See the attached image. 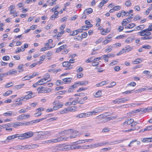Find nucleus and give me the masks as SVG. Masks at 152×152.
Returning <instances> with one entry per match:
<instances>
[{"mask_svg":"<svg viewBox=\"0 0 152 152\" xmlns=\"http://www.w3.org/2000/svg\"><path fill=\"white\" fill-rule=\"evenodd\" d=\"M71 107H69L67 109H65L64 110L60 112V114H63L66 113L67 111H69L71 110Z\"/></svg>","mask_w":152,"mask_h":152,"instance_id":"18","label":"nucleus"},{"mask_svg":"<svg viewBox=\"0 0 152 152\" xmlns=\"http://www.w3.org/2000/svg\"><path fill=\"white\" fill-rule=\"evenodd\" d=\"M13 84L12 82H10L7 83L5 86V87L6 88H9L10 86H13Z\"/></svg>","mask_w":152,"mask_h":152,"instance_id":"52","label":"nucleus"},{"mask_svg":"<svg viewBox=\"0 0 152 152\" xmlns=\"http://www.w3.org/2000/svg\"><path fill=\"white\" fill-rule=\"evenodd\" d=\"M96 61H93L92 63V65L93 66H95L98 65L99 63L98 62H96Z\"/></svg>","mask_w":152,"mask_h":152,"instance_id":"61","label":"nucleus"},{"mask_svg":"<svg viewBox=\"0 0 152 152\" xmlns=\"http://www.w3.org/2000/svg\"><path fill=\"white\" fill-rule=\"evenodd\" d=\"M12 92V90H9L4 93L3 95L4 96H7L11 94Z\"/></svg>","mask_w":152,"mask_h":152,"instance_id":"31","label":"nucleus"},{"mask_svg":"<svg viewBox=\"0 0 152 152\" xmlns=\"http://www.w3.org/2000/svg\"><path fill=\"white\" fill-rule=\"evenodd\" d=\"M56 85L58 86L60 84H62L63 83V82L61 80H58L56 81Z\"/></svg>","mask_w":152,"mask_h":152,"instance_id":"53","label":"nucleus"},{"mask_svg":"<svg viewBox=\"0 0 152 152\" xmlns=\"http://www.w3.org/2000/svg\"><path fill=\"white\" fill-rule=\"evenodd\" d=\"M125 4L127 7L130 6L131 5V3L130 1L128 0L125 2Z\"/></svg>","mask_w":152,"mask_h":152,"instance_id":"39","label":"nucleus"},{"mask_svg":"<svg viewBox=\"0 0 152 152\" xmlns=\"http://www.w3.org/2000/svg\"><path fill=\"white\" fill-rule=\"evenodd\" d=\"M33 132H32L30 131L24 133L18 134L9 136L7 137V139L10 140L17 137H18L19 139H25L31 137L33 135Z\"/></svg>","mask_w":152,"mask_h":152,"instance_id":"1","label":"nucleus"},{"mask_svg":"<svg viewBox=\"0 0 152 152\" xmlns=\"http://www.w3.org/2000/svg\"><path fill=\"white\" fill-rule=\"evenodd\" d=\"M133 90H130V91L128 90V91H126L124 92L123 93L124 94H129L133 93Z\"/></svg>","mask_w":152,"mask_h":152,"instance_id":"47","label":"nucleus"},{"mask_svg":"<svg viewBox=\"0 0 152 152\" xmlns=\"http://www.w3.org/2000/svg\"><path fill=\"white\" fill-rule=\"evenodd\" d=\"M152 142V138H144L142 140V142Z\"/></svg>","mask_w":152,"mask_h":152,"instance_id":"17","label":"nucleus"},{"mask_svg":"<svg viewBox=\"0 0 152 152\" xmlns=\"http://www.w3.org/2000/svg\"><path fill=\"white\" fill-rule=\"evenodd\" d=\"M23 125V123H21L19 122H17L14 123H13V126H20Z\"/></svg>","mask_w":152,"mask_h":152,"instance_id":"32","label":"nucleus"},{"mask_svg":"<svg viewBox=\"0 0 152 152\" xmlns=\"http://www.w3.org/2000/svg\"><path fill=\"white\" fill-rule=\"evenodd\" d=\"M71 80L72 78H66L63 79L62 80L64 82L70 83L71 82Z\"/></svg>","mask_w":152,"mask_h":152,"instance_id":"33","label":"nucleus"},{"mask_svg":"<svg viewBox=\"0 0 152 152\" xmlns=\"http://www.w3.org/2000/svg\"><path fill=\"white\" fill-rule=\"evenodd\" d=\"M87 89V88H83V87L80 88L79 89L77 90V92H80L83 91H85Z\"/></svg>","mask_w":152,"mask_h":152,"instance_id":"43","label":"nucleus"},{"mask_svg":"<svg viewBox=\"0 0 152 152\" xmlns=\"http://www.w3.org/2000/svg\"><path fill=\"white\" fill-rule=\"evenodd\" d=\"M64 139V138L62 137H58L56 139H51L50 140H46V143H56L58 142H60Z\"/></svg>","mask_w":152,"mask_h":152,"instance_id":"2","label":"nucleus"},{"mask_svg":"<svg viewBox=\"0 0 152 152\" xmlns=\"http://www.w3.org/2000/svg\"><path fill=\"white\" fill-rule=\"evenodd\" d=\"M79 98L77 97L76 98V99L74 101H73L72 102V104L74 105H76L78 102Z\"/></svg>","mask_w":152,"mask_h":152,"instance_id":"34","label":"nucleus"},{"mask_svg":"<svg viewBox=\"0 0 152 152\" xmlns=\"http://www.w3.org/2000/svg\"><path fill=\"white\" fill-rule=\"evenodd\" d=\"M101 92L102 91L100 90L98 91L96 93H95L94 96L96 97L100 96L102 95Z\"/></svg>","mask_w":152,"mask_h":152,"instance_id":"30","label":"nucleus"},{"mask_svg":"<svg viewBox=\"0 0 152 152\" xmlns=\"http://www.w3.org/2000/svg\"><path fill=\"white\" fill-rule=\"evenodd\" d=\"M142 19V18L141 17L139 16V15H137L134 17V21H136L138 20H141Z\"/></svg>","mask_w":152,"mask_h":152,"instance_id":"40","label":"nucleus"},{"mask_svg":"<svg viewBox=\"0 0 152 152\" xmlns=\"http://www.w3.org/2000/svg\"><path fill=\"white\" fill-rule=\"evenodd\" d=\"M142 61L140 58H138L136 59L135 61H133V63L134 64H137L139 63Z\"/></svg>","mask_w":152,"mask_h":152,"instance_id":"24","label":"nucleus"},{"mask_svg":"<svg viewBox=\"0 0 152 152\" xmlns=\"http://www.w3.org/2000/svg\"><path fill=\"white\" fill-rule=\"evenodd\" d=\"M17 114V113H13L12 111H9L7 112H6L3 114V115L5 116H13L16 115Z\"/></svg>","mask_w":152,"mask_h":152,"instance_id":"7","label":"nucleus"},{"mask_svg":"<svg viewBox=\"0 0 152 152\" xmlns=\"http://www.w3.org/2000/svg\"><path fill=\"white\" fill-rule=\"evenodd\" d=\"M151 48V46L148 45H144L142 46V48L148 49H150Z\"/></svg>","mask_w":152,"mask_h":152,"instance_id":"48","label":"nucleus"},{"mask_svg":"<svg viewBox=\"0 0 152 152\" xmlns=\"http://www.w3.org/2000/svg\"><path fill=\"white\" fill-rule=\"evenodd\" d=\"M147 30L148 31H152V25H149L148 28L147 29Z\"/></svg>","mask_w":152,"mask_h":152,"instance_id":"64","label":"nucleus"},{"mask_svg":"<svg viewBox=\"0 0 152 152\" xmlns=\"http://www.w3.org/2000/svg\"><path fill=\"white\" fill-rule=\"evenodd\" d=\"M127 124L129 125L132 124L134 122V119L133 118H129L127 120Z\"/></svg>","mask_w":152,"mask_h":152,"instance_id":"29","label":"nucleus"},{"mask_svg":"<svg viewBox=\"0 0 152 152\" xmlns=\"http://www.w3.org/2000/svg\"><path fill=\"white\" fill-rule=\"evenodd\" d=\"M103 38L102 37H100L98 40L96 41V44H97L101 42L102 41Z\"/></svg>","mask_w":152,"mask_h":152,"instance_id":"55","label":"nucleus"},{"mask_svg":"<svg viewBox=\"0 0 152 152\" xmlns=\"http://www.w3.org/2000/svg\"><path fill=\"white\" fill-rule=\"evenodd\" d=\"M136 85V83L134 82H131L127 84L128 86H135Z\"/></svg>","mask_w":152,"mask_h":152,"instance_id":"49","label":"nucleus"},{"mask_svg":"<svg viewBox=\"0 0 152 152\" xmlns=\"http://www.w3.org/2000/svg\"><path fill=\"white\" fill-rule=\"evenodd\" d=\"M88 34L86 32H84L81 35H78L77 37L80 38H81L82 39L83 38H86Z\"/></svg>","mask_w":152,"mask_h":152,"instance_id":"22","label":"nucleus"},{"mask_svg":"<svg viewBox=\"0 0 152 152\" xmlns=\"http://www.w3.org/2000/svg\"><path fill=\"white\" fill-rule=\"evenodd\" d=\"M132 48L130 47L129 46H128L125 47L123 49L124 53L126 52H128L132 50Z\"/></svg>","mask_w":152,"mask_h":152,"instance_id":"15","label":"nucleus"},{"mask_svg":"<svg viewBox=\"0 0 152 152\" xmlns=\"http://www.w3.org/2000/svg\"><path fill=\"white\" fill-rule=\"evenodd\" d=\"M77 78H80L83 76V74L82 73H78L77 74Z\"/></svg>","mask_w":152,"mask_h":152,"instance_id":"63","label":"nucleus"},{"mask_svg":"<svg viewBox=\"0 0 152 152\" xmlns=\"http://www.w3.org/2000/svg\"><path fill=\"white\" fill-rule=\"evenodd\" d=\"M127 140V139H124V140L115 141L113 142H110V145H114L115 144H117L118 143L122 142L123 141H124L125 140Z\"/></svg>","mask_w":152,"mask_h":152,"instance_id":"14","label":"nucleus"},{"mask_svg":"<svg viewBox=\"0 0 152 152\" xmlns=\"http://www.w3.org/2000/svg\"><path fill=\"white\" fill-rule=\"evenodd\" d=\"M82 32V29H78L77 30L73 31V33L72 34H70V35L71 36H74L77 35L79 33Z\"/></svg>","mask_w":152,"mask_h":152,"instance_id":"11","label":"nucleus"},{"mask_svg":"<svg viewBox=\"0 0 152 152\" xmlns=\"http://www.w3.org/2000/svg\"><path fill=\"white\" fill-rule=\"evenodd\" d=\"M23 125L25 124V125L26 126H30L32 125L33 124L32 121H31L29 122H26L25 123H23Z\"/></svg>","mask_w":152,"mask_h":152,"instance_id":"37","label":"nucleus"},{"mask_svg":"<svg viewBox=\"0 0 152 152\" xmlns=\"http://www.w3.org/2000/svg\"><path fill=\"white\" fill-rule=\"evenodd\" d=\"M37 146V145H27L23 146V150H28L33 148Z\"/></svg>","mask_w":152,"mask_h":152,"instance_id":"6","label":"nucleus"},{"mask_svg":"<svg viewBox=\"0 0 152 152\" xmlns=\"http://www.w3.org/2000/svg\"><path fill=\"white\" fill-rule=\"evenodd\" d=\"M9 75H15L17 74V71L16 70H14L13 69L10 70L8 71Z\"/></svg>","mask_w":152,"mask_h":152,"instance_id":"26","label":"nucleus"},{"mask_svg":"<svg viewBox=\"0 0 152 152\" xmlns=\"http://www.w3.org/2000/svg\"><path fill=\"white\" fill-rule=\"evenodd\" d=\"M135 26V25L134 23L129 24L127 26L125 27V28H132Z\"/></svg>","mask_w":152,"mask_h":152,"instance_id":"23","label":"nucleus"},{"mask_svg":"<svg viewBox=\"0 0 152 152\" xmlns=\"http://www.w3.org/2000/svg\"><path fill=\"white\" fill-rule=\"evenodd\" d=\"M144 27H145V25H140V26H137L136 27V29L137 30H140V29H142L144 28Z\"/></svg>","mask_w":152,"mask_h":152,"instance_id":"45","label":"nucleus"},{"mask_svg":"<svg viewBox=\"0 0 152 152\" xmlns=\"http://www.w3.org/2000/svg\"><path fill=\"white\" fill-rule=\"evenodd\" d=\"M30 115H27L25 114H22L19 115L17 118V120L18 121H20L21 120L25 119L28 118Z\"/></svg>","mask_w":152,"mask_h":152,"instance_id":"4","label":"nucleus"},{"mask_svg":"<svg viewBox=\"0 0 152 152\" xmlns=\"http://www.w3.org/2000/svg\"><path fill=\"white\" fill-rule=\"evenodd\" d=\"M77 132H78L76 130H72L71 129H69L63 131L62 132L61 134H70L72 133H76Z\"/></svg>","mask_w":152,"mask_h":152,"instance_id":"3","label":"nucleus"},{"mask_svg":"<svg viewBox=\"0 0 152 152\" xmlns=\"http://www.w3.org/2000/svg\"><path fill=\"white\" fill-rule=\"evenodd\" d=\"M116 117L113 116H111L110 117H107L106 118V121H107L110 120L115 119Z\"/></svg>","mask_w":152,"mask_h":152,"instance_id":"41","label":"nucleus"},{"mask_svg":"<svg viewBox=\"0 0 152 152\" xmlns=\"http://www.w3.org/2000/svg\"><path fill=\"white\" fill-rule=\"evenodd\" d=\"M93 12V9L91 8H88L85 10L83 13L86 15H88L92 13Z\"/></svg>","mask_w":152,"mask_h":152,"instance_id":"9","label":"nucleus"},{"mask_svg":"<svg viewBox=\"0 0 152 152\" xmlns=\"http://www.w3.org/2000/svg\"><path fill=\"white\" fill-rule=\"evenodd\" d=\"M92 58H93V57H91L89 58L88 59L86 60V61H85L86 62V63H90V62H91V61H92L91 60H92Z\"/></svg>","mask_w":152,"mask_h":152,"instance_id":"62","label":"nucleus"},{"mask_svg":"<svg viewBox=\"0 0 152 152\" xmlns=\"http://www.w3.org/2000/svg\"><path fill=\"white\" fill-rule=\"evenodd\" d=\"M10 59V57L8 56H4L2 57V59L4 61H8Z\"/></svg>","mask_w":152,"mask_h":152,"instance_id":"50","label":"nucleus"},{"mask_svg":"<svg viewBox=\"0 0 152 152\" xmlns=\"http://www.w3.org/2000/svg\"><path fill=\"white\" fill-rule=\"evenodd\" d=\"M28 93L29 94H28L25 96L26 100L29 99L32 97V92L31 91H29L28 92Z\"/></svg>","mask_w":152,"mask_h":152,"instance_id":"16","label":"nucleus"},{"mask_svg":"<svg viewBox=\"0 0 152 152\" xmlns=\"http://www.w3.org/2000/svg\"><path fill=\"white\" fill-rule=\"evenodd\" d=\"M15 149L16 150H23V146L21 145H18L15 147Z\"/></svg>","mask_w":152,"mask_h":152,"instance_id":"42","label":"nucleus"},{"mask_svg":"<svg viewBox=\"0 0 152 152\" xmlns=\"http://www.w3.org/2000/svg\"><path fill=\"white\" fill-rule=\"evenodd\" d=\"M107 84V81H104L101 82L99 83L98 84H97L96 85V86L97 87H99L100 86H103L106 84Z\"/></svg>","mask_w":152,"mask_h":152,"instance_id":"20","label":"nucleus"},{"mask_svg":"<svg viewBox=\"0 0 152 152\" xmlns=\"http://www.w3.org/2000/svg\"><path fill=\"white\" fill-rule=\"evenodd\" d=\"M66 45H63L60 46L59 48H57L56 50V53H58L62 50L66 48Z\"/></svg>","mask_w":152,"mask_h":152,"instance_id":"12","label":"nucleus"},{"mask_svg":"<svg viewBox=\"0 0 152 152\" xmlns=\"http://www.w3.org/2000/svg\"><path fill=\"white\" fill-rule=\"evenodd\" d=\"M121 14L122 16L123 17V16H127V15H126V14H127V12H126L124 10H122L121 11Z\"/></svg>","mask_w":152,"mask_h":152,"instance_id":"58","label":"nucleus"},{"mask_svg":"<svg viewBox=\"0 0 152 152\" xmlns=\"http://www.w3.org/2000/svg\"><path fill=\"white\" fill-rule=\"evenodd\" d=\"M81 29H82V32L83 30H86L89 29V26H82Z\"/></svg>","mask_w":152,"mask_h":152,"instance_id":"38","label":"nucleus"},{"mask_svg":"<svg viewBox=\"0 0 152 152\" xmlns=\"http://www.w3.org/2000/svg\"><path fill=\"white\" fill-rule=\"evenodd\" d=\"M66 68H65V70H70L73 68V66L72 65H70L66 67Z\"/></svg>","mask_w":152,"mask_h":152,"instance_id":"60","label":"nucleus"},{"mask_svg":"<svg viewBox=\"0 0 152 152\" xmlns=\"http://www.w3.org/2000/svg\"><path fill=\"white\" fill-rule=\"evenodd\" d=\"M24 85V84H20V85L16 86L15 87L16 89H18L22 87Z\"/></svg>","mask_w":152,"mask_h":152,"instance_id":"44","label":"nucleus"},{"mask_svg":"<svg viewBox=\"0 0 152 152\" xmlns=\"http://www.w3.org/2000/svg\"><path fill=\"white\" fill-rule=\"evenodd\" d=\"M150 107H149L143 110L142 109V113H146L151 111Z\"/></svg>","mask_w":152,"mask_h":152,"instance_id":"27","label":"nucleus"},{"mask_svg":"<svg viewBox=\"0 0 152 152\" xmlns=\"http://www.w3.org/2000/svg\"><path fill=\"white\" fill-rule=\"evenodd\" d=\"M52 151L53 152H55L56 151H63L64 150H65L66 149H67L66 148H61L60 147H59L58 146H56L55 147H52L51 148Z\"/></svg>","mask_w":152,"mask_h":152,"instance_id":"5","label":"nucleus"},{"mask_svg":"<svg viewBox=\"0 0 152 152\" xmlns=\"http://www.w3.org/2000/svg\"><path fill=\"white\" fill-rule=\"evenodd\" d=\"M59 8L58 5H56V6L51 9L52 12H54L55 11H56V10Z\"/></svg>","mask_w":152,"mask_h":152,"instance_id":"51","label":"nucleus"},{"mask_svg":"<svg viewBox=\"0 0 152 152\" xmlns=\"http://www.w3.org/2000/svg\"><path fill=\"white\" fill-rule=\"evenodd\" d=\"M131 21V20H126V19H124L123 21H122V25L123 26H126V24L128 23L129 22H130Z\"/></svg>","mask_w":152,"mask_h":152,"instance_id":"19","label":"nucleus"},{"mask_svg":"<svg viewBox=\"0 0 152 152\" xmlns=\"http://www.w3.org/2000/svg\"><path fill=\"white\" fill-rule=\"evenodd\" d=\"M129 98H124L122 99H120V102L121 103H123L125 102L128 101L129 100Z\"/></svg>","mask_w":152,"mask_h":152,"instance_id":"28","label":"nucleus"},{"mask_svg":"<svg viewBox=\"0 0 152 152\" xmlns=\"http://www.w3.org/2000/svg\"><path fill=\"white\" fill-rule=\"evenodd\" d=\"M52 47H48L43 48H41V49L40 50V51H44L50 49L51 48H52Z\"/></svg>","mask_w":152,"mask_h":152,"instance_id":"35","label":"nucleus"},{"mask_svg":"<svg viewBox=\"0 0 152 152\" xmlns=\"http://www.w3.org/2000/svg\"><path fill=\"white\" fill-rule=\"evenodd\" d=\"M66 92V91H61L59 92H58L57 93L56 95H62L64 94Z\"/></svg>","mask_w":152,"mask_h":152,"instance_id":"46","label":"nucleus"},{"mask_svg":"<svg viewBox=\"0 0 152 152\" xmlns=\"http://www.w3.org/2000/svg\"><path fill=\"white\" fill-rule=\"evenodd\" d=\"M64 31H61L60 32L58 33V35H57V37H60L61 36L62 34H63L64 33Z\"/></svg>","mask_w":152,"mask_h":152,"instance_id":"54","label":"nucleus"},{"mask_svg":"<svg viewBox=\"0 0 152 152\" xmlns=\"http://www.w3.org/2000/svg\"><path fill=\"white\" fill-rule=\"evenodd\" d=\"M71 65V64L68 61H65L62 63L63 66L64 67L68 66Z\"/></svg>","mask_w":152,"mask_h":152,"instance_id":"25","label":"nucleus"},{"mask_svg":"<svg viewBox=\"0 0 152 152\" xmlns=\"http://www.w3.org/2000/svg\"><path fill=\"white\" fill-rule=\"evenodd\" d=\"M81 146L80 145H73L70 147V148H66L67 149H66V150H70V149H81Z\"/></svg>","mask_w":152,"mask_h":152,"instance_id":"8","label":"nucleus"},{"mask_svg":"<svg viewBox=\"0 0 152 152\" xmlns=\"http://www.w3.org/2000/svg\"><path fill=\"white\" fill-rule=\"evenodd\" d=\"M85 116V113H82L78 114L76 117L77 118H82Z\"/></svg>","mask_w":152,"mask_h":152,"instance_id":"36","label":"nucleus"},{"mask_svg":"<svg viewBox=\"0 0 152 152\" xmlns=\"http://www.w3.org/2000/svg\"><path fill=\"white\" fill-rule=\"evenodd\" d=\"M84 94L83 93H80L79 94H75L74 95V96H84Z\"/></svg>","mask_w":152,"mask_h":152,"instance_id":"59","label":"nucleus"},{"mask_svg":"<svg viewBox=\"0 0 152 152\" xmlns=\"http://www.w3.org/2000/svg\"><path fill=\"white\" fill-rule=\"evenodd\" d=\"M152 129V125L147 126L145 128V130L149 131Z\"/></svg>","mask_w":152,"mask_h":152,"instance_id":"56","label":"nucleus"},{"mask_svg":"<svg viewBox=\"0 0 152 152\" xmlns=\"http://www.w3.org/2000/svg\"><path fill=\"white\" fill-rule=\"evenodd\" d=\"M53 26L51 24H49L47 26H46L45 27V28L47 30H49L50 29L51 27H52Z\"/></svg>","mask_w":152,"mask_h":152,"instance_id":"57","label":"nucleus"},{"mask_svg":"<svg viewBox=\"0 0 152 152\" xmlns=\"http://www.w3.org/2000/svg\"><path fill=\"white\" fill-rule=\"evenodd\" d=\"M147 31H148L147 30V29H146L142 30V31L139 32L138 33L141 36H146V32Z\"/></svg>","mask_w":152,"mask_h":152,"instance_id":"21","label":"nucleus"},{"mask_svg":"<svg viewBox=\"0 0 152 152\" xmlns=\"http://www.w3.org/2000/svg\"><path fill=\"white\" fill-rule=\"evenodd\" d=\"M88 83V81H80L78 82H75V83H76V85H82L85 86Z\"/></svg>","mask_w":152,"mask_h":152,"instance_id":"10","label":"nucleus"},{"mask_svg":"<svg viewBox=\"0 0 152 152\" xmlns=\"http://www.w3.org/2000/svg\"><path fill=\"white\" fill-rule=\"evenodd\" d=\"M77 86L76 85V83H75L73 85L71 86L70 87V88L68 90V92H71L73 91L74 88L77 87Z\"/></svg>","mask_w":152,"mask_h":152,"instance_id":"13","label":"nucleus"}]
</instances>
